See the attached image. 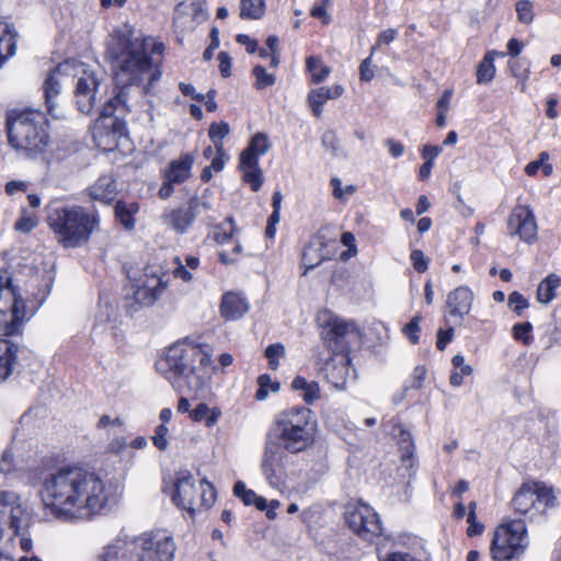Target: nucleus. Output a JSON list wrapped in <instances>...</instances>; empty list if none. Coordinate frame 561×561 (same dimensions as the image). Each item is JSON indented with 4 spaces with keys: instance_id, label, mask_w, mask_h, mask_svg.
<instances>
[{
    "instance_id": "f257e3e1",
    "label": "nucleus",
    "mask_w": 561,
    "mask_h": 561,
    "mask_svg": "<svg viewBox=\"0 0 561 561\" xmlns=\"http://www.w3.org/2000/svg\"><path fill=\"white\" fill-rule=\"evenodd\" d=\"M41 499L55 516L88 519L105 507L107 492L103 479L95 471L67 465L45 477Z\"/></svg>"
},
{
    "instance_id": "f03ea898",
    "label": "nucleus",
    "mask_w": 561,
    "mask_h": 561,
    "mask_svg": "<svg viewBox=\"0 0 561 561\" xmlns=\"http://www.w3.org/2000/svg\"><path fill=\"white\" fill-rule=\"evenodd\" d=\"M319 433L314 412L306 405L288 407L275 414L265 436L261 470L268 484L280 489L287 481L288 454L310 449Z\"/></svg>"
},
{
    "instance_id": "7ed1b4c3",
    "label": "nucleus",
    "mask_w": 561,
    "mask_h": 561,
    "mask_svg": "<svg viewBox=\"0 0 561 561\" xmlns=\"http://www.w3.org/2000/svg\"><path fill=\"white\" fill-rule=\"evenodd\" d=\"M211 347L188 337L178 340L167 347L156 362V368L173 386L188 390H203L210 380Z\"/></svg>"
},
{
    "instance_id": "20e7f679",
    "label": "nucleus",
    "mask_w": 561,
    "mask_h": 561,
    "mask_svg": "<svg viewBox=\"0 0 561 561\" xmlns=\"http://www.w3.org/2000/svg\"><path fill=\"white\" fill-rule=\"evenodd\" d=\"M105 59L115 75L118 101L126 102L127 85L138 88L140 81V35L124 24L110 33L106 39Z\"/></svg>"
},
{
    "instance_id": "39448f33",
    "label": "nucleus",
    "mask_w": 561,
    "mask_h": 561,
    "mask_svg": "<svg viewBox=\"0 0 561 561\" xmlns=\"http://www.w3.org/2000/svg\"><path fill=\"white\" fill-rule=\"evenodd\" d=\"M163 491L169 494L171 502L179 510L187 512L191 518H195L197 512L213 507L217 500L214 483L203 478L196 485V480L188 469L175 471Z\"/></svg>"
},
{
    "instance_id": "423d86ee",
    "label": "nucleus",
    "mask_w": 561,
    "mask_h": 561,
    "mask_svg": "<svg viewBox=\"0 0 561 561\" xmlns=\"http://www.w3.org/2000/svg\"><path fill=\"white\" fill-rule=\"evenodd\" d=\"M7 126L9 144L26 158H32L48 147L49 135L44 113L26 110L10 115Z\"/></svg>"
},
{
    "instance_id": "0eeeda50",
    "label": "nucleus",
    "mask_w": 561,
    "mask_h": 561,
    "mask_svg": "<svg viewBox=\"0 0 561 561\" xmlns=\"http://www.w3.org/2000/svg\"><path fill=\"white\" fill-rule=\"evenodd\" d=\"M47 222L65 248H76L90 239L99 217L81 206H58L49 210Z\"/></svg>"
},
{
    "instance_id": "6e6552de",
    "label": "nucleus",
    "mask_w": 561,
    "mask_h": 561,
    "mask_svg": "<svg viewBox=\"0 0 561 561\" xmlns=\"http://www.w3.org/2000/svg\"><path fill=\"white\" fill-rule=\"evenodd\" d=\"M528 545L525 522L510 518L495 527L490 543V557L492 561H519Z\"/></svg>"
},
{
    "instance_id": "1a4fd4ad",
    "label": "nucleus",
    "mask_w": 561,
    "mask_h": 561,
    "mask_svg": "<svg viewBox=\"0 0 561 561\" xmlns=\"http://www.w3.org/2000/svg\"><path fill=\"white\" fill-rule=\"evenodd\" d=\"M317 323L323 346L330 355H351V335L357 332L355 322L344 320L329 309L319 312Z\"/></svg>"
},
{
    "instance_id": "9d476101",
    "label": "nucleus",
    "mask_w": 561,
    "mask_h": 561,
    "mask_svg": "<svg viewBox=\"0 0 561 561\" xmlns=\"http://www.w3.org/2000/svg\"><path fill=\"white\" fill-rule=\"evenodd\" d=\"M556 503L557 497L552 486L542 481L527 479L516 490L510 504L514 514L523 517L528 514L545 513Z\"/></svg>"
},
{
    "instance_id": "9b49d317",
    "label": "nucleus",
    "mask_w": 561,
    "mask_h": 561,
    "mask_svg": "<svg viewBox=\"0 0 561 561\" xmlns=\"http://www.w3.org/2000/svg\"><path fill=\"white\" fill-rule=\"evenodd\" d=\"M271 148L268 136L257 131L239 154L238 169L242 173V182L248 184L253 192H259L264 183L260 158L266 154Z\"/></svg>"
},
{
    "instance_id": "f8f14e48",
    "label": "nucleus",
    "mask_w": 561,
    "mask_h": 561,
    "mask_svg": "<svg viewBox=\"0 0 561 561\" xmlns=\"http://www.w3.org/2000/svg\"><path fill=\"white\" fill-rule=\"evenodd\" d=\"M345 523L362 540L374 542L382 536V523L377 512L368 504L357 501L345 507Z\"/></svg>"
},
{
    "instance_id": "ddd939ff",
    "label": "nucleus",
    "mask_w": 561,
    "mask_h": 561,
    "mask_svg": "<svg viewBox=\"0 0 561 561\" xmlns=\"http://www.w3.org/2000/svg\"><path fill=\"white\" fill-rule=\"evenodd\" d=\"M95 146L103 151H119L122 154L134 152L135 145L127 135L125 124L119 118L95 121L92 127Z\"/></svg>"
},
{
    "instance_id": "4468645a",
    "label": "nucleus",
    "mask_w": 561,
    "mask_h": 561,
    "mask_svg": "<svg viewBox=\"0 0 561 561\" xmlns=\"http://www.w3.org/2000/svg\"><path fill=\"white\" fill-rule=\"evenodd\" d=\"M336 243V237L329 227H321L313 233L301 251L300 268L301 275L307 273L324 261L333 260L336 249L330 250V247Z\"/></svg>"
},
{
    "instance_id": "2eb2a0df",
    "label": "nucleus",
    "mask_w": 561,
    "mask_h": 561,
    "mask_svg": "<svg viewBox=\"0 0 561 561\" xmlns=\"http://www.w3.org/2000/svg\"><path fill=\"white\" fill-rule=\"evenodd\" d=\"M507 233L528 244L537 241V219L529 205L517 204L513 207L507 217Z\"/></svg>"
},
{
    "instance_id": "dca6fc26",
    "label": "nucleus",
    "mask_w": 561,
    "mask_h": 561,
    "mask_svg": "<svg viewBox=\"0 0 561 561\" xmlns=\"http://www.w3.org/2000/svg\"><path fill=\"white\" fill-rule=\"evenodd\" d=\"M175 549L173 536L167 529L142 534V561H172Z\"/></svg>"
},
{
    "instance_id": "f3484780",
    "label": "nucleus",
    "mask_w": 561,
    "mask_h": 561,
    "mask_svg": "<svg viewBox=\"0 0 561 561\" xmlns=\"http://www.w3.org/2000/svg\"><path fill=\"white\" fill-rule=\"evenodd\" d=\"M73 76L77 77L76 96L78 108L84 114L91 113L96 101L99 80L95 72L84 64L73 65Z\"/></svg>"
},
{
    "instance_id": "a211bd4d",
    "label": "nucleus",
    "mask_w": 561,
    "mask_h": 561,
    "mask_svg": "<svg viewBox=\"0 0 561 561\" xmlns=\"http://www.w3.org/2000/svg\"><path fill=\"white\" fill-rule=\"evenodd\" d=\"M93 561H140L138 536L122 531L114 542L102 548Z\"/></svg>"
},
{
    "instance_id": "6ab92c4d",
    "label": "nucleus",
    "mask_w": 561,
    "mask_h": 561,
    "mask_svg": "<svg viewBox=\"0 0 561 561\" xmlns=\"http://www.w3.org/2000/svg\"><path fill=\"white\" fill-rule=\"evenodd\" d=\"M164 51L163 42L142 36V76L149 75L145 93H148L153 83L161 78Z\"/></svg>"
},
{
    "instance_id": "aec40b11",
    "label": "nucleus",
    "mask_w": 561,
    "mask_h": 561,
    "mask_svg": "<svg viewBox=\"0 0 561 561\" xmlns=\"http://www.w3.org/2000/svg\"><path fill=\"white\" fill-rule=\"evenodd\" d=\"M474 302V293L467 285H460L450 290L444 305V319L461 324L471 312Z\"/></svg>"
},
{
    "instance_id": "412c9836",
    "label": "nucleus",
    "mask_w": 561,
    "mask_h": 561,
    "mask_svg": "<svg viewBox=\"0 0 561 561\" xmlns=\"http://www.w3.org/2000/svg\"><path fill=\"white\" fill-rule=\"evenodd\" d=\"M202 202L198 196H191L184 204L165 211L163 222L176 233H185L199 214Z\"/></svg>"
},
{
    "instance_id": "4be33fe9",
    "label": "nucleus",
    "mask_w": 561,
    "mask_h": 561,
    "mask_svg": "<svg viewBox=\"0 0 561 561\" xmlns=\"http://www.w3.org/2000/svg\"><path fill=\"white\" fill-rule=\"evenodd\" d=\"M323 370L328 382L336 389H345L354 373L351 355H330Z\"/></svg>"
},
{
    "instance_id": "5701e85b",
    "label": "nucleus",
    "mask_w": 561,
    "mask_h": 561,
    "mask_svg": "<svg viewBox=\"0 0 561 561\" xmlns=\"http://www.w3.org/2000/svg\"><path fill=\"white\" fill-rule=\"evenodd\" d=\"M30 518L22 506L12 510V520L10 529L13 531V540L18 543L22 551L28 552L33 549V540L27 536Z\"/></svg>"
},
{
    "instance_id": "b1692460",
    "label": "nucleus",
    "mask_w": 561,
    "mask_h": 561,
    "mask_svg": "<svg viewBox=\"0 0 561 561\" xmlns=\"http://www.w3.org/2000/svg\"><path fill=\"white\" fill-rule=\"evenodd\" d=\"M219 310L225 320L233 321L240 319L248 312L249 304L240 294L227 291L221 296Z\"/></svg>"
},
{
    "instance_id": "393cba45",
    "label": "nucleus",
    "mask_w": 561,
    "mask_h": 561,
    "mask_svg": "<svg viewBox=\"0 0 561 561\" xmlns=\"http://www.w3.org/2000/svg\"><path fill=\"white\" fill-rule=\"evenodd\" d=\"M344 92L341 84H334L332 87H320L312 89L308 93V104L314 117L319 118L323 112V105L327 101L340 98Z\"/></svg>"
},
{
    "instance_id": "a878e982",
    "label": "nucleus",
    "mask_w": 561,
    "mask_h": 561,
    "mask_svg": "<svg viewBox=\"0 0 561 561\" xmlns=\"http://www.w3.org/2000/svg\"><path fill=\"white\" fill-rule=\"evenodd\" d=\"M193 164V153H183L179 159L169 162L164 171V179L170 180V182H175L176 184H182L190 179Z\"/></svg>"
},
{
    "instance_id": "bb28decb",
    "label": "nucleus",
    "mask_w": 561,
    "mask_h": 561,
    "mask_svg": "<svg viewBox=\"0 0 561 561\" xmlns=\"http://www.w3.org/2000/svg\"><path fill=\"white\" fill-rule=\"evenodd\" d=\"M70 65L64 64L59 65L56 69H54L47 79L44 82V94L48 113L56 118L60 116L54 112L55 103L54 99L59 94L60 91V82L59 77L64 73H67L70 69Z\"/></svg>"
},
{
    "instance_id": "cd10ccee",
    "label": "nucleus",
    "mask_w": 561,
    "mask_h": 561,
    "mask_svg": "<svg viewBox=\"0 0 561 561\" xmlns=\"http://www.w3.org/2000/svg\"><path fill=\"white\" fill-rule=\"evenodd\" d=\"M116 181L112 175H102L98 181L90 187V196L105 204L112 203L117 196Z\"/></svg>"
},
{
    "instance_id": "c85d7f7f",
    "label": "nucleus",
    "mask_w": 561,
    "mask_h": 561,
    "mask_svg": "<svg viewBox=\"0 0 561 561\" xmlns=\"http://www.w3.org/2000/svg\"><path fill=\"white\" fill-rule=\"evenodd\" d=\"M504 51L495 49L488 50L477 66L476 77L478 84H488L493 81L496 75L494 60L496 57H504Z\"/></svg>"
},
{
    "instance_id": "c756f323",
    "label": "nucleus",
    "mask_w": 561,
    "mask_h": 561,
    "mask_svg": "<svg viewBox=\"0 0 561 561\" xmlns=\"http://www.w3.org/2000/svg\"><path fill=\"white\" fill-rule=\"evenodd\" d=\"M221 409L219 407L209 408L207 403L199 402L191 412L190 420L194 423H202L206 427H214L221 417Z\"/></svg>"
},
{
    "instance_id": "7c9ffc66",
    "label": "nucleus",
    "mask_w": 561,
    "mask_h": 561,
    "mask_svg": "<svg viewBox=\"0 0 561 561\" xmlns=\"http://www.w3.org/2000/svg\"><path fill=\"white\" fill-rule=\"evenodd\" d=\"M561 287V277L556 273L547 275L538 285L536 299L538 302L548 305L557 297V290Z\"/></svg>"
},
{
    "instance_id": "2f4dec72",
    "label": "nucleus",
    "mask_w": 561,
    "mask_h": 561,
    "mask_svg": "<svg viewBox=\"0 0 561 561\" xmlns=\"http://www.w3.org/2000/svg\"><path fill=\"white\" fill-rule=\"evenodd\" d=\"M294 391H301V398L307 405H312L321 398L320 386L317 381H308L304 376L297 375L291 381Z\"/></svg>"
},
{
    "instance_id": "473e14b6",
    "label": "nucleus",
    "mask_w": 561,
    "mask_h": 561,
    "mask_svg": "<svg viewBox=\"0 0 561 561\" xmlns=\"http://www.w3.org/2000/svg\"><path fill=\"white\" fill-rule=\"evenodd\" d=\"M507 68L512 77L517 80L519 91L525 93L530 78V62L522 58H510L507 61Z\"/></svg>"
},
{
    "instance_id": "72a5a7b5",
    "label": "nucleus",
    "mask_w": 561,
    "mask_h": 561,
    "mask_svg": "<svg viewBox=\"0 0 561 561\" xmlns=\"http://www.w3.org/2000/svg\"><path fill=\"white\" fill-rule=\"evenodd\" d=\"M167 285L162 277L147 278L142 283V305H153L167 289Z\"/></svg>"
},
{
    "instance_id": "f704fd0d",
    "label": "nucleus",
    "mask_w": 561,
    "mask_h": 561,
    "mask_svg": "<svg viewBox=\"0 0 561 561\" xmlns=\"http://www.w3.org/2000/svg\"><path fill=\"white\" fill-rule=\"evenodd\" d=\"M233 494L247 506L254 505L259 511H265L267 507L266 499L259 496L253 490L248 489L242 481L234 483Z\"/></svg>"
},
{
    "instance_id": "c9c22d12",
    "label": "nucleus",
    "mask_w": 561,
    "mask_h": 561,
    "mask_svg": "<svg viewBox=\"0 0 561 561\" xmlns=\"http://www.w3.org/2000/svg\"><path fill=\"white\" fill-rule=\"evenodd\" d=\"M306 70L310 75V83L319 84L331 73V68L323 64L321 57L309 56L306 58Z\"/></svg>"
},
{
    "instance_id": "e433bc0d",
    "label": "nucleus",
    "mask_w": 561,
    "mask_h": 561,
    "mask_svg": "<svg viewBox=\"0 0 561 561\" xmlns=\"http://www.w3.org/2000/svg\"><path fill=\"white\" fill-rule=\"evenodd\" d=\"M266 12L265 0H240L241 20H260Z\"/></svg>"
},
{
    "instance_id": "4c0bfd02",
    "label": "nucleus",
    "mask_w": 561,
    "mask_h": 561,
    "mask_svg": "<svg viewBox=\"0 0 561 561\" xmlns=\"http://www.w3.org/2000/svg\"><path fill=\"white\" fill-rule=\"evenodd\" d=\"M451 364L454 366V370L450 374L449 383L453 387H459L462 385L465 376L471 375L473 369L470 365L465 364V357L460 354H457L451 358Z\"/></svg>"
},
{
    "instance_id": "58836bf2",
    "label": "nucleus",
    "mask_w": 561,
    "mask_h": 561,
    "mask_svg": "<svg viewBox=\"0 0 561 561\" xmlns=\"http://www.w3.org/2000/svg\"><path fill=\"white\" fill-rule=\"evenodd\" d=\"M237 232L238 228L236 226L234 218L232 216H228L224 222L218 224L215 227L214 240L218 244H225L232 240Z\"/></svg>"
},
{
    "instance_id": "ea45409f",
    "label": "nucleus",
    "mask_w": 561,
    "mask_h": 561,
    "mask_svg": "<svg viewBox=\"0 0 561 561\" xmlns=\"http://www.w3.org/2000/svg\"><path fill=\"white\" fill-rule=\"evenodd\" d=\"M550 154L547 151L539 153L538 159L526 164L524 171L528 176H535L539 170L548 178L553 173V165L549 163Z\"/></svg>"
},
{
    "instance_id": "a19ab883",
    "label": "nucleus",
    "mask_w": 561,
    "mask_h": 561,
    "mask_svg": "<svg viewBox=\"0 0 561 561\" xmlns=\"http://www.w3.org/2000/svg\"><path fill=\"white\" fill-rule=\"evenodd\" d=\"M257 390L255 392V399L257 401L265 400L271 392L276 393L280 389V382L273 380L268 374H262L256 379Z\"/></svg>"
},
{
    "instance_id": "79ce46f5",
    "label": "nucleus",
    "mask_w": 561,
    "mask_h": 561,
    "mask_svg": "<svg viewBox=\"0 0 561 561\" xmlns=\"http://www.w3.org/2000/svg\"><path fill=\"white\" fill-rule=\"evenodd\" d=\"M230 127L227 122H214L208 128V137L213 141L215 150L221 151L224 139L229 135Z\"/></svg>"
},
{
    "instance_id": "37998d69",
    "label": "nucleus",
    "mask_w": 561,
    "mask_h": 561,
    "mask_svg": "<svg viewBox=\"0 0 561 561\" xmlns=\"http://www.w3.org/2000/svg\"><path fill=\"white\" fill-rule=\"evenodd\" d=\"M116 216L121 224L126 229H133L135 227L134 215L138 211L137 204H126L124 202H118L115 207Z\"/></svg>"
},
{
    "instance_id": "c03bdc74",
    "label": "nucleus",
    "mask_w": 561,
    "mask_h": 561,
    "mask_svg": "<svg viewBox=\"0 0 561 561\" xmlns=\"http://www.w3.org/2000/svg\"><path fill=\"white\" fill-rule=\"evenodd\" d=\"M423 321V316L421 313H416L411 318V320L404 324L402 328V334L408 339V341L412 345H416L420 343L421 337V322Z\"/></svg>"
},
{
    "instance_id": "a18cd8bd",
    "label": "nucleus",
    "mask_w": 561,
    "mask_h": 561,
    "mask_svg": "<svg viewBox=\"0 0 561 561\" xmlns=\"http://www.w3.org/2000/svg\"><path fill=\"white\" fill-rule=\"evenodd\" d=\"M534 327L529 321L515 323L512 328V336L515 341L529 346L534 342Z\"/></svg>"
},
{
    "instance_id": "49530a36",
    "label": "nucleus",
    "mask_w": 561,
    "mask_h": 561,
    "mask_svg": "<svg viewBox=\"0 0 561 561\" xmlns=\"http://www.w3.org/2000/svg\"><path fill=\"white\" fill-rule=\"evenodd\" d=\"M21 506L20 504L14 505L7 493H0V538L3 533V525L9 520V527H11L12 510Z\"/></svg>"
},
{
    "instance_id": "de8ad7c7",
    "label": "nucleus",
    "mask_w": 561,
    "mask_h": 561,
    "mask_svg": "<svg viewBox=\"0 0 561 561\" xmlns=\"http://www.w3.org/2000/svg\"><path fill=\"white\" fill-rule=\"evenodd\" d=\"M252 76L255 78V88L257 90H264L275 84L276 78L272 73H267L266 69L257 65L252 69Z\"/></svg>"
},
{
    "instance_id": "09e8293b",
    "label": "nucleus",
    "mask_w": 561,
    "mask_h": 561,
    "mask_svg": "<svg viewBox=\"0 0 561 561\" xmlns=\"http://www.w3.org/2000/svg\"><path fill=\"white\" fill-rule=\"evenodd\" d=\"M267 358L268 368L276 370L279 366V359L285 355V347L282 343L270 344L264 352Z\"/></svg>"
},
{
    "instance_id": "8fccbe9b",
    "label": "nucleus",
    "mask_w": 561,
    "mask_h": 561,
    "mask_svg": "<svg viewBox=\"0 0 561 561\" xmlns=\"http://www.w3.org/2000/svg\"><path fill=\"white\" fill-rule=\"evenodd\" d=\"M517 19L523 24H530L534 21V4L529 0H518L515 4Z\"/></svg>"
},
{
    "instance_id": "3c124183",
    "label": "nucleus",
    "mask_w": 561,
    "mask_h": 561,
    "mask_svg": "<svg viewBox=\"0 0 561 561\" xmlns=\"http://www.w3.org/2000/svg\"><path fill=\"white\" fill-rule=\"evenodd\" d=\"M508 307L516 316L520 317L529 308V301L523 294L514 290L508 295Z\"/></svg>"
},
{
    "instance_id": "603ef678",
    "label": "nucleus",
    "mask_w": 561,
    "mask_h": 561,
    "mask_svg": "<svg viewBox=\"0 0 561 561\" xmlns=\"http://www.w3.org/2000/svg\"><path fill=\"white\" fill-rule=\"evenodd\" d=\"M330 4L331 0H319L312 5L310 15L314 19L321 20L322 24L328 25L331 22V18L328 13Z\"/></svg>"
},
{
    "instance_id": "864d4df0",
    "label": "nucleus",
    "mask_w": 561,
    "mask_h": 561,
    "mask_svg": "<svg viewBox=\"0 0 561 561\" xmlns=\"http://www.w3.org/2000/svg\"><path fill=\"white\" fill-rule=\"evenodd\" d=\"M341 243L347 247L346 251H343L340 255L341 260L346 261L357 254V245L355 236L351 231H345L341 236Z\"/></svg>"
},
{
    "instance_id": "5fc2aeb1",
    "label": "nucleus",
    "mask_w": 561,
    "mask_h": 561,
    "mask_svg": "<svg viewBox=\"0 0 561 561\" xmlns=\"http://www.w3.org/2000/svg\"><path fill=\"white\" fill-rule=\"evenodd\" d=\"M133 85H127V95H126V102H122V101H118V94L116 95L115 100H111L108 101L104 106H103V110L101 112V115L100 117L96 119V121H104L106 118H117L116 116H114V112H115V104L116 103H119L122 104L123 106H125L127 110H129V90Z\"/></svg>"
},
{
    "instance_id": "6e6d98bb",
    "label": "nucleus",
    "mask_w": 561,
    "mask_h": 561,
    "mask_svg": "<svg viewBox=\"0 0 561 561\" xmlns=\"http://www.w3.org/2000/svg\"><path fill=\"white\" fill-rule=\"evenodd\" d=\"M37 226V218L27 213L26 210L22 211L21 218L15 222L14 229L16 231L28 233Z\"/></svg>"
},
{
    "instance_id": "4d7b16f0",
    "label": "nucleus",
    "mask_w": 561,
    "mask_h": 561,
    "mask_svg": "<svg viewBox=\"0 0 561 561\" xmlns=\"http://www.w3.org/2000/svg\"><path fill=\"white\" fill-rule=\"evenodd\" d=\"M410 260L413 268L422 274L428 270L430 259L425 256L424 252L420 249H415L411 251Z\"/></svg>"
},
{
    "instance_id": "13d9d810",
    "label": "nucleus",
    "mask_w": 561,
    "mask_h": 561,
    "mask_svg": "<svg viewBox=\"0 0 561 561\" xmlns=\"http://www.w3.org/2000/svg\"><path fill=\"white\" fill-rule=\"evenodd\" d=\"M373 56L371 53L369 56L362 60L358 71H359V80L360 82H370L375 77V70L373 66Z\"/></svg>"
},
{
    "instance_id": "bf43d9fd",
    "label": "nucleus",
    "mask_w": 561,
    "mask_h": 561,
    "mask_svg": "<svg viewBox=\"0 0 561 561\" xmlns=\"http://www.w3.org/2000/svg\"><path fill=\"white\" fill-rule=\"evenodd\" d=\"M467 523L468 527L466 534L469 538L481 536L483 534L485 526L483 523L478 520L477 515H473L472 513L467 514Z\"/></svg>"
},
{
    "instance_id": "052dcab7",
    "label": "nucleus",
    "mask_w": 561,
    "mask_h": 561,
    "mask_svg": "<svg viewBox=\"0 0 561 561\" xmlns=\"http://www.w3.org/2000/svg\"><path fill=\"white\" fill-rule=\"evenodd\" d=\"M455 335V329L449 327L447 329H438L436 334V348L438 351H444L447 345L453 341Z\"/></svg>"
},
{
    "instance_id": "680f3d73",
    "label": "nucleus",
    "mask_w": 561,
    "mask_h": 561,
    "mask_svg": "<svg viewBox=\"0 0 561 561\" xmlns=\"http://www.w3.org/2000/svg\"><path fill=\"white\" fill-rule=\"evenodd\" d=\"M397 37V31L394 28H387L381 31L377 38L375 44L371 47V55L375 54V51L381 46V45H388L391 42H393Z\"/></svg>"
},
{
    "instance_id": "e2e57ef3",
    "label": "nucleus",
    "mask_w": 561,
    "mask_h": 561,
    "mask_svg": "<svg viewBox=\"0 0 561 561\" xmlns=\"http://www.w3.org/2000/svg\"><path fill=\"white\" fill-rule=\"evenodd\" d=\"M168 427L164 424H160L154 430L152 436V443L159 450H164L168 446Z\"/></svg>"
},
{
    "instance_id": "0e129e2a",
    "label": "nucleus",
    "mask_w": 561,
    "mask_h": 561,
    "mask_svg": "<svg viewBox=\"0 0 561 561\" xmlns=\"http://www.w3.org/2000/svg\"><path fill=\"white\" fill-rule=\"evenodd\" d=\"M242 254V245L240 243H237L231 253L227 252H220L218 254L219 262L224 265L233 264L238 261L239 256Z\"/></svg>"
},
{
    "instance_id": "69168bd1",
    "label": "nucleus",
    "mask_w": 561,
    "mask_h": 561,
    "mask_svg": "<svg viewBox=\"0 0 561 561\" xmlns=\"http://www.w3.org/2000/svg\"><path fill=\"white\" fill-rule=\"evenodd\" d=\"M427 375V368L424 365H417L412 371V387L421 389Z\"/></svg>"
},
{
    "instance_id": "338daca9",
    "label": "nucleus",
    "mask_w": 561,
    "mask_h": 561,
    "mask_svg": "<svg viewBox=\"0 0 561 561\" xmlns=\"http://www.w3.org/2000/svg\"><path fill=\"white\" fill-rule=\"evenodd\" d=\"M219 70L224 78L231 76V57L227 51H220L218 54Z\"/></svg>"
},
{
    "instance_id": "774afa93",
    "label": "nucleus",
    "mask_w": 561,
    "mask_h": 561,
    "mask_svg": "<svg viewBox=\"0 0 561 561\" xmlns=\"http://www.w3.org/2000/svg\"><path fill=\"white\" fill-rule=\"evenodd\" d=\"M383 561H422L420 559H416L414 556L408 553V552H390L387 554V557L383 559Z\"/></svg>"
}]
</instances>
